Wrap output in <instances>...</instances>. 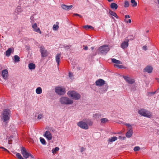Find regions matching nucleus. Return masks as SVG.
<instances>
[{"label":"nucleus","mask_w":159,"mask_h":159,"mask_svg":"<svg viewBox=\"0 0 159 159\" xmlns=\"http://www.w3.org/2000/svg\"><path fill=\"white\" fill-rule=\"evenodd\" d=\"M11 116V111L8 109H4L1 113V120L5 123H7L10 120Z\"/></svg>","instance_id":"1"},{"label":"nucleus","mask_w":159,"mask_h":159,"mask_svg":"<svg viewBox=\"0 0 159 159\" xmlns=\"http://www.w3.org/2000/svg\"><path fill=\"white\" fill-rule=\"evenodd\" d=\"M68 96L75 100H79L81 98V95L78 92L75 91H69L67 93Z\"/></svg>","instance_id":"2"},{"label":"nucleus","mask_w":159,"mask_h":159,"mask_svg":"<svg viewBox=\"0 0 159 159\" xmlns=\"http://www.w3.org/2000/svg\"><path fill=\"white\" fill-rule=\"evenodd\" d=\"M59 102L61 104L66 105L72 104L74 101L71 99L66 97H62L59 99Z\"/></svg>","instance_id":"3"},{"label":"nucleus","mask_w":159,"mask_h":159,"mask_svg":"<svg viewBox=\"0 0 159 159\" xmlns=\"http://www.w3.org/2000/svg\"><path fill=\"white\" fill-rule=\"evenodd\" d=\"M138 113L142 116L144 117L150 118L152 116V113L147 110L142 109L138 111Z\"/></svg>","instance_id":"4"},{"label":"nucleus","mask_w":159,"mask_h":159,"mask_svg":"<svg viewBox=\"0 0 159 159\" xmlns=\"http://www.w3.org/2000/svg\"><path fill=\"white\" fill-rule=\"evenodd\" d=\"M110 48L107 45H104L100 47L99 48V52L100 53L106 54L109 50Z\"/></svg>","instance_id":"5"},{"label":"nucleus","mask_w":159,"mask_h":159,"mask_svg":"<svg viewBox=\"0 0 159 159\" xmlns=\"http://www.w3.org/2000/svg\"><path fill=\"white\" fill-rule=\"evenodd\" d=\"M55 92L59 95H63L66 93L65 89L62 87H58L55 88Z\"/></svg>","instance_id":"6"},{"label":"nucleus","mask_w":159,"mask_h":159,"mask_svg":"<svg viewBox=\"0 0 159 159\" xmlns=\"http://www.w3.org/2000/svg\"><path fill=\"white\" fill-rule=\"evenodd\" d=\"M77 125L80 128L85 129H87L89 128V126L87 123L83 121L78 122Z\"/></svg>","instance_id":"7"},{"label":"nucleus","mask_w":159,"mask_h":159,"mask_svg":"<svg viewBox=\"0 0 159 159\" xmlns=\"http://www.w3.org/2000/svg\"><path fill=\"white\" fill-rule=\"evenodd\" d=\"M43 136L48 140H51L52 138L51 133L48 130H47L45 132Z\"/></svg>","instance_id":"8"},{"label":"nucleus","mask_w":159,"mask_h":159,"mask_svg":"<svg viewBox=\"0 0 159 159\" xmlns=\"http://www.w3.org/2000/svg\"><path fill=\"white\" fill-rule=\"evenodd\" d=\"M21 154L25 158L27 159L29 157V155L30 153L27 152L24 147H22L21 148Z\"/></svg>","instance_id":"9"},{"label":"nucleus","mask_w":159,"mask_h":159,"mask_svg":"<svg viewBox=\"0 0 159 159\" xmlns=\"http://www.w3.org/2000/svg\"><path fill=\"white\" fill-rule=\"evenodd\" d=\"M40 51L42 57H45L47 56L48 54L47 50L45 49L43 46H41L40 47Z\"/></svg>","instance_id":"10"},{"label":"nucleus","mask_w":159,"mask_h":159,"mask_svg":"<svg viewBox=\"0 0 159 159\" xmlns=\"http://www.w3.org/2000/svg\"><path fill=\"white\" fill-rule=\"evenodd\" d=\"M32 27L33 28V30L39 33L40 34H41V32L39 28L37 26L36 23H34L32 25Z\"/></svg>","instance_id":"11"},{"label":"nucleus","mask_w":159,"mask_h":159,"mask_svg":"<svg viewBox=\"0 0 159 159\" xmlns=\"http://www.w3.org/2000/svg\"><path fill=\"white\" fill-rule=\"evenodd\" d=\"M123 77L125 80L129 84H132L134 82V79H132L128 76H123Z\"/></svg>","instance_id":"12"},{"label":"nucleus","mask_w":159,"mask_h":159,"mask_svg":"<svg viewBox=\"0 0 159 159\" xmlns=\"http://www.w3.org/2000/svg\"><path fill=\"white\" fill-rule=\"evenodd\" d=\"M8 70L7 69L4 70H2V75L3 78L5 80H7L8 78Z\"/></svg>","instance_id":"13"},{"label":"nucleus","mask_w":159,"mask_h":159,"mask_svg":"<svg viewBox=\"0 0 159 159\" xmlns=\"http://www.w3.org/2000/svg\"><path fill=\"white\" fill-rule=\"evenodd\" d=\"M105 81L102 79L97 80L95 82L96 85L98 86H102L105 84Z\"/></svg>","instance_id":"14"},{"label":"nucleus","mask_w":159,"mask_h":159,"mask_svg":"<svg viewBox=\"0 0 159 159\" xmlns=\"http://www.w3.org/2000/svg\"><path fill=\"white\" fill-rule=\"evenodd\" d=\"M129 40H126L125 41H123L122 43L121 44V47L123 49H125L129 45Z\"/></svg>","instance_id":"15"},{"label":"nucleus","mask_w":159,"mask_h":159,"mask_svg":"<svg viewBox=\"0 0 159 159\" xmlns=\"http://www.w3.org/2000/svg\"><path fill=\"white\" fill-rule=\"evenodd\" d=\"M153 68L150 66H147L144 69V72H147L148 73H151L152 71Z\"/></svg>","instance_id":"16"},{"label":"nucleus","mask_w":159,"mask_h":159,"mask_svg":"<svg viewBox=\"0 0 159 159\" xmlns=\"http://www.w3.org/2000/svg\"><path fill=\"white\" fill-rule=\"evenodd\" d=\"M133 134V131L132 129L130 128V129H128V130L126 134V136L127 137L130 138Z\"/></svg>","instance_id":"17"},{"label":"nucleus","mask_w":159,"mask_h":159,"mask_svg":"<svg viewBox=\"0 0 159 159\" xmlns=\"http://www.w3.org/2000/svg\"><path fill=\"white\" fill-rule=\"evenodd\" d=\"M14 51V49L12 48H9L6 51V55L7 57H9L11 52H13Z\"/></svg>","instance_id":"18"},{"label":"nucleus","mask_w":159,"mask_h":159,"mask_svg":"<svg viewBox=\"0 0 159 159\" xmlns=\"http://www.w3.org/2000/svg\"><path fill=\"white\" fill-rule=\"evenodd\" d=\"M61 57V54H57L55 57L56 61L57 63V65L59 66V63L60 61V58Z\"/></svg>","instance_id":"19"},{"label":"nucleus","mask_w":159,"mask_h":159,"mask_svg":"<svg viewBox=\"0 0 159 159\" xmlns=\"http://www.w3.org/2000/svg\"><path fill=\"white\" fill-rule=\"evenodd\" d=\"M109 14L112 16H114L117 19L118 18V17L117 16V14L114 11H112L111 10H109Z\"/></svg>","instance_id":"20"},{"label":"nucleus","mask_w":159,"mask_h":159,"mask_svg":"<svg viewBox=\"0 0 159 159\" xmlns=\"http://www.w3.org/2000/svg\"><path fill=\"white\" fill-rule=\"evenodd\" d=\"M110 7L112 9L116 10L118 8V5L115 3H112L110 5Z\"/></svg>","instance_id":"21"},{"label":"nucleus","mask_w":159,"mask_h":159,"mask_svg":"<svg viewBox=\"0 0 159 159\" xmlns=\"http://www.w3.org/2000/svg\"><path fill=\"white\" fill-rule=\"evenodd\" d=\"M28 67L30 69L33 70L35 68V65L33 63H31L29 64Z\"/></svg>","instance_id":"22"},{"label":"nucleus","mask_w":159,"mask_h":159,"mask_svg":"<svg viewBox=\"0 0 159 159\" xmlns=\"http://www.w3.org/2000/svg\"><path fill=\"white\" fill-rule=\"evenodd\" d=\"M22 9L20 7L18 6L17 7L16 9L15 10V12L17 14H19V13L22 12Z\"/></svg>","instance_id":"23"},{"label":"nucleus","mask_w":159,"mask_h":159,"mask_svg":"<svg viewBox=\"0 0 159 159\" xmlns=\"http://www.w3.org/2000/svg\"><path fill=\"white\" fill-rule=\"evenodd\" d=\"M42 92V89L40 87H38L36 89V93L37 94H40Z\"/></svg>","instance_id":"24"},{"label":"nucleus","mask_w":159,"mask_h":159,"mask_svg":"<svg viewBox=\"0 0 159 159\" xmlns=\"http://www.w3.org/2000/svg\"><path fill=\"white\" fill-rule=\"evenodd\" d=\"M111 60L112 62L114 63L119 64H121L122 63L121 61L115 58H112Z\"/></svg>","instance_id":"25"},{"label":"nucleus","mask_w":159,"mask_h":159,"mask_svg":"<svg viewBox=\"0 0 159 159\" xmlns=\"http://www.w3.org/2000/svg\"><path fill=\"white\" fill-rule=\"evenodd\" d=\"M117 139V137L116 136H114L113 137H111L110 138L108 141L110 142H112L114 141H115Z\"/></svg>","instance_id":"26"},{"label":"nucleus","mask_w":159,"mask_h":159,"mask_svg":"<svg viewBox=\"0 0 159 159\" xmlns=\"http://www.w3.org/2000/svg\"><path fill=\"white\" fill-rule=\"evenodd\" d=\"M130 2L131 3V6L133 7H135L137 6V3L135 0H131Z\"/></svg>","instance_id":"27"},{"label":"nucleus","mask_w":159,"mask_h":159,"mask_svg":"<svg viewBox=\"0 0 159 159\" xmlns=\"http://www.w3.org/2000/svg\"><path fill=\"white\" fill-rule=\"evenodd\" d=\"M20 59V58L18 56L16 55L14 56V60L15 62H16L19 61Z\"/></svg>","instance_id":"28"},{"label":"nucleus","mask_w":159,"mask_h":159,"mask_svg":"<svg viewBox=\"0 0 159 159\" xmlns=\"http://www.w3.org/2000/svg\"><path fill=\"white\" fill-rule=\"evenodd\" d=\"M86 123L89 126H91L93 125V122L90 120L87 119L85 121Z\"/></svg>","instance_id":"29"},{"label":"nucleus","mask_w":159,"mask_h":159,"mask_svg":"<svg viewBox=\"0 0 159 159\" xmlns=\"http://www.w3.org/2000/svg\"><path fill=\"white\" fill-rule=\"evenodd\" d=\"M59 150V148L58 147H56L54 148H53L52 149V151L53 154H55L56 153V152L58 151Z\"/></svg>","instance_id":"30"},{"label":"nucleus","mask_w":159,"mask_h":159,"mask_svg":"<svg viewBox=\"0 0 159 159\" xmlns=\"http://www.w3.org/2000/svg\"><path fill=\"white\" fill-rule=\"evenodd\" d=\"M84 27L85 29L87 30L91 29H93L94 28L93 27L88 25L84 26Z\"/></svg>","instance_id":"31"},{"label":"nucleus","mask_w":159,"mask_h":159,"mask_svg":"<svg viewBox=\"0 0 159 159\" xmlns=\"http://www.w3.org/2000/svg\"><path fill=\"white\" fill-rule=\"evenodd\" d=\"M100 116V115L98 113H95L93 115V117L94 119H98Z\"/></svg>","instance_id":"32"},{"label":"nucleus","mask_w":159,"mask_h":159,"mask_svg":"<svg viewBox=\"0 0 159 159\" xmlns=\"http://www.w3.org/2000/svg\"><path fill=\"white\" fill-rule=\"evenodd\" d=\"M101 121L102 123H105L106 122L108 121V120L107 118H103L101 119Z\"/></svg>","instance_id":"33"},{"label":"nucleus","mask_w":159,"mask_h":159,"mask_svg":"<svg viewBox=\"0 0 159 159\" xmlns=\"http://www.w3.org/2000/svg\"><path fill=\"white\" fill-rule=\"evenodd\" d=\"M40 141L41 143L43 145H46V143L45 139L43 138H40Z\"/></svg>","instance_id":"34"},{"label":"nucleus","mask_w":159,"mask_h":159,"mask_svg":"<svg viewBox=\"0 0 159 159\" xmlns=\"http://www.w3.org/2000/svg\"><path fill=\"white\" fill-rule=\"evenodd\" d=\"M129 6V2L127 1H125L124 7H128Z\"/></svg>","instance_id":"35"},{"label":"nucleus","mask_w":159,"mask_h":159,"mask_svg":"<svg viewBox=\"0 0 159 159\" xmlns=\"http://www.w3.org/2000/svg\"><path fill=\"white\" fill-rule=\"evenodd\" d=\"M114 66L115 67H117L119 68H124V66L123 65H114Z\"/></svg>","instance_id":"36"},{"label":"nucleus","mask_w":159,"mask_h":159,"mask_svg":"<svg viewBox=\"0 0 159 159\" xmlns=\"http://www.w3.org/2000/svg\"><path fill=\"white\" fill-rule=\"evenodd\" d=\"M61 8L64 10H67V6L65 4L61 5Z\"/></svg>","instance_id":"37"},{"label":"nucleus","mask_w":159,"mask_h":159,"mask_svg":"<svg viewBox=\"0 0 159 159\" xmlns=\"http://www.w3.org/2000/svg\"><path fill=\"white\" fill-rule=\"evenodd\" d=\"M34 20V17L33 16H32L30 17V22L31 24H34V23L35 22Z\"/></svg>","instance_id":"38"},{"label":"nucleus","mask_w":159,"mask_h":159,"mask_svg":"<svg viewBox=\"0 0 159 159\" xmlns=\"http://www.w3.org/2000/svg\"><path fill=\"white\" fill-rule=\"evenodd\" d=\"M16 156L19 159H22L23 158L21 154L19 153H17L16 154Z\"/></svg>","instance_id":"39"},{"label":"nucleus","mask_w":159,"mask_h":159,"mask_svg":"<svg viewBox=\"0 0 159 159\" xmlns=\"http://www.w3.org/2000/svg\"><path fill=\"white\" fill-rule=\"evenodd\" d=\"M59 26L57 25H54L53 26V29L54 30H56L58 29Z\"/></svg>","instance_id":"40"},{"label":"nucleus","mask_w":159,"mask_h":159,"mask_svg":"<svg viewBox=\"0 0 159 159\" xmlns=\"http://www.w3.org/2000/svg\"><path fill=\"white\" fill-rule=\"evenodd\" d=\"M140 148V147L139 146H136L135 147L134 149V151H137L139 150Z\"/></svg>","instance_id":"41"},{"label":"nucleus","mask_w":159,"mask_h":159,"mask_svg":"<svg viewBox=\"0 0 159 159\" xmlns=\"http://www.w3.org/2000/svg\"><path fill=\"white\" fill-rule=\"evenodd\" d=\"M43 115L42 114H38V118L39 119H41L42 117H43Z\"/></svg>","instance_id":"42"},{"label":"nucleus","mask_w":159,"mask_h":159,"mask_svg":"<svg viewBox=\"0 0 159 159\" xmlns=\"http://www.w3.org/2000/svg\"><path fill=\"white\" fill-rule=\"evenodd\" d=\"M156 93V92H150L148 93V96H151L152 95Z\"/></svg>","instance_id":"43"},{"label":"nucleus","mask_w":159,"mask_h":159,"mask_svg":"<svg viewBox=\"0 0 159 159\" xmlns=\"http://www.w3.org/2000/svg\"><path fill=\"white\" fill-rule=\"evenodd\" d=\"M125 125L127 126L128 128V129H130V128H131V129H132V127L129 124H126Z\"/></svg>","instance_id":"44"},{"label":"nucleus","mask_w":159,"mask_h":159,"mask_svg":"<svg viewBox=\"0 0 159 159\" xmlns=\"http://www.w3.org/2000/svg\"><path fill=\"white\" fill-rule=\"evenodd\" d=\"M70 47L71 46L69 45L64 46V47L66 49H69L70 48Z\"/></svg>","instance_id":"45"},{"label":"nucleus","mask_w":159,"mask_h":159,"mask_svg":"<svg viewBox=\"0 0 159 159\" xmlns=\"http://www.w3.org/2000/svg\"><path fill=\"white\" fill-rule=\"evenodd\" d=\"M35 0H30V4L31 5H33L35 3Z\"/></svg>","instance_id":"46"},{"label":"nucleus","mask_w":159,"mask_h":159,"mask_svg":"<svg viewBox=\"0 0 159 159\" xmlns=\"http://www.w3.org/2000/svg\"><path fill=\"white\" fill-rule=\"evenodd\" d=\"M124 21L125 23H131V20L130 19H129L127 21L126 19H125L124 20Z\"/></svg>","instance_id":"47"},{"label":"nucleus","mask_w":159,"mask_h":159,"mask_svg":"<svg viewBox=\"0 0 159 159\" xmlns=\"http://www.w3.org/2000/svg\"><path fill=\"white\" fill-rule=\"evenodd\" d=\"M0 148L3 149L5 151L7 152H9V151L6 148L2 147H0Z\"/></svg>","instance_id":"48"},{"label":"nucleus","mask_w":159,"mask_h":159,"mask_svg":"<svg viewBox=\"0 0 159 159\" xmlns=\"http://www.w3.org/2000/svg\"><path fill=\"white\" fill-rule=\"evenodd\" d=\"M73 7V6L71 5L70 6H67V10H69L72 8Z\"/></svg>","instance_id":"49"},{"label":"nucleus","mask_w":159,"mask_h":159,"mask_svg":"<svg viewBox=\"0 0 159 159\" xmlns=\"http://www.w3.org/2000/svg\"><path fill=\"white\" fill-rule=\"evenodd\" d=\"M143 50L146 51L147 49V47L146 46H143L142 48Z\"/></svg>","instance_id":"50"},{"label":"nucleus","mask_w":159,"mask_h":159,"mask_svg":"<svg viewBox=\"0 0 159 159\" xmlns=\"http://www.w3.org/2000/svg\"><path fill=\"white\" fill-rule=\"evenodd\" d=\"M73 15L74 16H80V17L81 18L82 17V16L80 15H79L78 14H77V13H75V14H74Z\"/></svg>","instance_id":"51"},{"label":"nucleus","mask_w":159,"mask_h":159,"mask_svg":"<svg viewBox=\"0 0 159 159\" xmlns=\"http://www.w3.org/2000/svg\"><path fill=\"white\" fill-rule=\"evenodd\" d=\"M125 19H126L128 18H130V16L129 15H126L125 16Z\"/></svg>","instance_id":"52"},{"label":"nucleus","mask_w":159,"mask_h":159,"mask_svg":"<svg viewBox=\"0 0 159 159\" xmlns=\"http://www.w3.org/2000/svg\"><path fill=\"white\" fill-rule=\"evenodd\" d=\"M29 157H30L31 158H33V159L34 158V156L32 155L30 153H29Z\"/></svg>","instance_id":"53"},{"label":"nucleus","mask_w":159,"mask_h":159,"mask_svg":"<svg viewBox=\"0 0 159 159\" xmlns=\"http://www.w3.org/2000/svg\"><path fill=\"white\" fill-rule=\"evenodd\" d=\"M73 74L71 72H69V76L70 78H71V77L72 76Z\"/></svg>","instance_id":"54"},{"label":"nucleus","mask_w":159,"mask_h":159,"mask_svg":"<svg viewBox=\"0 0 159 159\" xmlns=\"http://www.w3.org/2000/svg\"><path fill=\"white\" fill-rule=\"evenodd\" d=\"M84 49L85 50H87L88 49V47L87 46L84 47Z\"/></svg>","instance_id":"55"},{"label":"nucleus","mask_w":159,"mask_h":159,"mask_svg":"<svg viewBox=\"0 0 159 159\" xmlns=\"http://www.w3.org/2000/svg\"><path fill=\"white\" fill-rule=\"evenodd\" d=\"M125 139H126V137H122V140H125Z\"/></svg>","instance_id":"56"},{"label":"nucleus","mask_w":159,"mask_h":159,"mask_svg":"<svg viewBox=\"0 0 159 159\" xmlns=\"http://www.w3.org/2000/svg\"><path fill=\"white\" fill-rule=\"evenodd\" d=\"M156 79L157 80V81L159 83V79L157 78Z\"/></svg>","instance_id":"57"},{"label":"nucleus","mask_w":159,"mask_h":159,"mask_svg":"<svg viewBox=\"0 0 159 159\" xmlns=\"http://www.w3.org/2000/svg\"><path fill=\"white\" fill-rule=\"evenodd\" d=\"M80 151L81 152H83V148H82L81 149Z\"/></svg>","instance_id":"58"},{"label":"nucleus","mask_w":159,"mask_h":159,"mask_svg":"<svg viewBox=\"0 0 159 159\" xmlns=\"http://www.w3.org/2000/svg\"><path fill=\"white\" fill-rule=\"evenodd\" d=\"M107 1H108V2H111L113 1V0H107Z\"/></svg>","instance_id":"59"},{"label":"nucleus","mask_w":159,"mask_h":159,"mask_svg":"<svg viewBox=\"0 0 159 159\" xmlns=\"http://www.w3.org/2000/svg\"><path fill=\"white\" fill-rule=\"evenodd\" d=\"M119 138L121 139H122V137H121V136H119Z\"/></svg>","instance_id":"60"},{"label":"nucleus","mask_w":159,"mask_h":159,"mask_svg":"<svg viewBox=\"0 0 159 159\" xmlns=\"http://www.w3.org/2000/svg\"><path fill=\"white\" fill-rule=\"evenodd\" d=\"M121 133H122V132H119L118 133V134H121Z\"/></svg>","instance_id":"61"},{"label":"nucleus","mask_w":159,"mask_h":159,"mask_svg":"<svg viewBox=\"0 0 159 159\" xmlns=\"http://www.w3.org/2000/svg\"><path fill=\"white\" fill-rule=\"evenodd\" d=\"M106 91H107V90H105V92H100V93H103L105 92H106Z\"/></svg>","instance_id":"62"},{"label":"nucleus","mask_w":159,"mask_h":159,"mask_svg":"<svg viewBox=\"0 0 159 159\" xmlns=\"http://www.w3.org/2000/svg\"><path fill=\"white\" fill-rule=\"evenodd\" d=\"M91 48H92V49H93L94 48L93 47H92Z\"/></svg>","instance_id":"63"},{"label":"nucleus","mask_w":159,"mask_h":159,"mask_svg":"<svg viewBox=\"0 0 159 159\" xmlns=\"http://www.w3.org/2000/svg\"><path fill=\"white\" fill-rule=\"evenodd\" d=\"M158 3L159 4V0H158Z\"/></svg>","instance_id":"64"}]
</instances>
